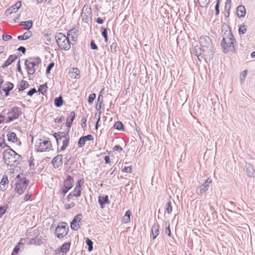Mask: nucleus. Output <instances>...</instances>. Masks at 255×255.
I'll return each mask as SVG.
<instances>
[{"label":"nucleus","instance_id":"1","mask_svg":"<svg viewBox=\"0 0 255 255\" xmlns=\"http://www.w3.org/2000/svg\"><path fill=\"white\" fill-rule=\"evenodd\" d=\"M222 29L225 32L222 35L223 39L221 42V46L223 48L224 53H228L229 51L236 53L238 48L237 42L230 27L228 25H225L222 26Z\"/></svg>","mask_w":255,"mask_h":255},{"label":"nucleus","instance_id":"2","mask_svg":"<svg viewBox=\"0 0 255 255\" xmlns=\"http://www.w3.org/2000/svg\"><path fill=\"white\" fill-rule=\"evenodd\" d=\"M199 41L200 47H194V49L197 50L196 53L200 54L199 52L202 51L203 52L205 61L206 62L211 61L213 58L215 53L211 38L208 36L203 35L200 37Z\"/></svg>","mask_w":255,"mask_h":255},{"label":"nucleus","instance_id":"3","mask_svg":"<svg viewBox=\"0 0 255 255\" xmlns=\"http://www.w3.org/2000/svg\"><path fill=\"white\" fill-rule=\"evenodd\" d=\"M55 38L59 48L62 50H69L71 48V44H74L70 41L69 37L62 33H57L55 36Z\"/></svg>","mask_w":255,"mask_h":255},{"label":"nucleus","instance_id":"4","mask_svg":"<svg viewBox=\"0 0 255 255\" xmlns=\"http://www.w3.org/2000/svg\"><path fill=\"white\" fill-rule=\"evenodd\" d=\"M53 135L56 140L57 145L59 144L60 141H62V145L61 147L60 150L61 151L64 150L68 146L69 143L70 137L68 132L60 131L54 133Z\"/></svg>","mask_w":255,"mask_h":255},{"label":"nucleus","instance_id":"5","mask_svg":"<svg viewBox=\"0 0 255 255\" xmlns=\"http://www.w3.org/2000/svg\"><path fill=\"white\" fill-rule=\"evenodd\" d=\"M52 147L51 141L49 138H40L36 140L35 143V150L37 152H42L50 150Z\"/></svg>","mask_w":255,"mask_h":255},{"label":"nucleus","instance_id":"6","mask_svg":"<svg viewBox=\"0 0 255 255\" xmlns=\"http://www.w3.org/2000/svg\"><path fill=\"white\" fill-rule=\"evenodd\" d=\"M7 115L8 117L5 123H8L17 119L22 115L21 109L14 106L7 113Z\"/></svg>","mask_w":255,"mask_h":255},{"label":"nucleus","instance_id":"7","mask_svg":"<svg viewBox=\"0 0 255 255\" xmlns=\"http://www.w3.org/2000/svg\"><path fill=\"white\" fill-rule=\"evenodd\" d=\"M29 182V180L26 178L19 179L15 184V191L19 195L22 194L26 189Z\"/></svg>","mask_w":255,"mask_h":255},{"label":"nucleus","instance_id":"8","mask_svg":"<svg viewBox=\"0 0 255 255\" xmlns=\"http://www.w3.org/2000/svg\"><path fill=\"white\" fill-rule=\"evenodd\" d=\"M69 231V227L65 222L59 224L55 229V234L58 238H62L66 236Z\"/></svg>","mask_w":255,"mask_h":255},{"label":"nucleus","instance_id":"9","mask_svg":"<svg viewBox=\"0 0 255 255\" xmlns=\"http://www.w3.org/2000/svg\"><path fill=\"white\" fill-rule=\"evenodd\" d=\"M91 8L88 5H85L82 9L81 16L82 17V21L88 23L89 21L92 20L91 17Z\"/></svg>","mask_w":255,"mask_h":255},{"label":"nucleus","instance_id":"10","mask_svg":"<svg viewBox=\"0 0 255 255\" xmlns=\"http://www.w3.org/2000/svg\"><path fill=\"white\" fill-rule=\"evenodd\" d=\"M3 158L6 164L11 166H14L16 164V161H14V158L10 150L9 151H5L3 153Z\"/></svg>","mask_w":255,"mask_h":255},{"label":"nucleus","instance_id":"11","mask_svg":"<svg viewBox=\"0 0 255 255\" xmlns=\"http://www.w3.org/2000/svg\"><path fill=\"white\" fill-rule=\"evenodd\" d=\"M82 219V215L79 214L76 215L71 223L70 227L73 231H77L80 228L79 222Z\"/></svg>","mask_w":255,"mask_h":255},{"label":"nucleus","instance_id":"12","mask_svg":"<svg viewBox=\"0 0 255 255\" xmlns=\"http://www.w3.org/2000/svg\"><path fill=\"white\" fill-rule=\"evenodd\" d=\"M25 69L27 72L28 74L33 75L35 72V67L38 65L34 63L33 62H31L29 60H26L25 61Z\"/></svg>","mask_w":255,"mask_h":255},{"label":"nucleus","instance_id":"13","mask_svg":"<svg viewBox=\"0 0 255 255\" xmlns=\"http://www.w3.org/2000/svg\"><path fill=\"white\" fill-rule=\"evenodd\" d=\"M21 5V4L20 1L17 2L15 4L6 9L5 12V15L8 16L12 13H15L18 8L20 7Z\"/></svg>","mask_w":255,"mask_h":255},{"label":"nucleus","instance_id":"14","mask_svg":"<svg viewBox=\"0 0 255 255\" xmlns=\"http://www.w3.org/2000/svg\"><path fill=\"white\" fill-rule=\"evenodd\" d=\"M78 30L76 28H73L67 32V37H69V38H71L72 42L74 44L76 42L78 38Z\"/></svg>","mask_w":255,"mask_h":255},{"label":"nucleus","instance_id":"15","mask_svg":"<svg viewBox=\"0 0 255 255\" xmlns=\"http://www.w3.org/2000/svg\"><path fill=\"white\" fill-rule=\"evenodd\" d=\"M52 163L54 168L59 167L62 164V156L60 154L57 155L53 159Z\"/></svg>","mask_w":255,"mask_h":255},{"label":"nucleus","instance_id":"16","mask_svg":"<svg viewBox=\"0 0 255 255\" xmlns=\"http://www.w3.org/2000/svg\"><path fill=\"white\" fill-rule=\"evenodd\" d=\"M212 183V180L209 178H207L205 182L200 186L199 190V194H202L205 193L209 189V184Z\"/></svg>","mask_w":255,"mask_h":255},{"label":"nucleus","instance_id":"17","mask_svg":"<svg viewBox=\"0 0 255 255\" xmlns=\"http://www.w3.org/2000/svg\"><path fill=\"white\" fill-rule=\"evenodd\" d=\"M98 203L101 206V208L103 209L106 204H109L110 201L108 195L105 196H99L98 198Z\"/></svg>","mask_w":255,"mask_h":255},{"label":"nucleus","instance_id":"18","mask_svg":"<svg viewBox=\"0 0 255 255\" xmlns=\"http://www.w3.org/2000/svg\"><path fill=\"white\" fill-rule=\"evenodd\" d=\"M246 171L247 174L249 177H255V169L254 166L251 164H248L246 166Z\"/></svg>","mask_w":255,"mask_h":255},{"label":"nucleus","instance_id":"19","mask_svg":"<svg viewBox=\"0 0 255 255\" xmlns=\"http://www.w3.org/2000/svg\"><path fill=\"white\" fill-rule=\"evenodd\" d=\"M246 13L245 6L243 5L238 6L237 8V14L239 17H244Z\"/></svg>","mask_w":255,"mask_h":255},{"label":"nucleus","instance_id":"20","mask_svg":"<svg viewBox=\"0 0 255 255\" xmlns=\"http://www.w3.org/2000/svg\"><path fill=\"white\" fill-rule=\"evenodd\" d=\"M13 84L9 82H6L2 86V90L5 92L6 96L9 95V91L13 89Z\"/></svg>","mask_w":255,"mask_h":255},{"label":"nucleus","instance_id":"21","mask_svg":"<svg viewBox=\"0 0 255 255\" xmlns=\"http://www.w3.org/2000/svg\"><path fill=\"white\" fill-rule=\"evenodd\" d=\"M74 179L70 175H68L64 180L63 185L71 189L73 186Z\"/></svg>","mask_w":255,"mask_h":255},{"label":"nucleus","instance_id":"22","mask_svg":"<svg viewBox=\"0 0 255 255\" xmlns=\"http://www.w3.org/2000/svg\"><path fill=\"white\" fill-rule=\"evenodd\" d=\"M17 58V56L15 55H10L8 59L4 62L2 67L5 68L13 63Z\"/></svg>","mask_w":255,"mask_h":255},{"label":"nucleus","instance_id":"23","mask_svg":"<svg viewBox=\"0 0 255 255\" xmlns=\"http://www.w3.org/2000/svg\"><path fill=\"white\" fill-rule=\"evenodd\" d=\"M159 225L156 222L155 223L151 228V233L153 236V239H155L158 235L159 232Z\"/></svg>","mask_w":255,"mask_h":255},{"label":"nucleus","instance_id":"24","mask_svg":"<svg viewBox=\"0 0 255 255\" xmlns=\"http://www.w3.org/2000/svg\"><path fill=\"white\" fill-rule=\"evenodd\" d=\"M8 183V180L7 176L3 177L0 182V190H4L6 189V186Z\"/></svg>","mask_w":255,"mask_h":255},{"label":"nucleus","instance_id":"25","mask_svg":"<svg viewBox=\"0 0 255 255\" xmlns=\"http://www.w3.org/2000/svg\"><path fill=\"white\" fill-rule=\"evenodd\" d=\"M29 86V85L26 81L22 80L19 85L18 92L22 91L27 88Z\"/></svg>","mask_w":255,"mask_h":255},{"label":"nucleus","instance_id":"26","mask_svg":"<svg viewBox=\"0 0 255 255\" xmlns=\"http://www.w3.org/2000/svg\"><path fill=\"white\" fill-rule=\"evenodd\" d=\"M32 32L30 31L25 32L23 35H19L17 36V39L19 40H24L28 39L32 36Z\"/></svg>","mask_w":255,"mask_h":255},{"label":"nucleus","instance_id":"27","mask_svg":"<svg viewBox=\"0 0 255 255\" xmlns=\"http://www.w3.org/2000/svg\"><path fill=\"white\" fill-rule=\"evenodd\" d=\"M54 102V105L56 107H61L63 105L64 102L62 97L61 96H59L58 97L55 98Z\"/></svg>","mask_w":255,"mask_h":255},{"label":"nucleus","instance_id":"28","mask_svg":"<svg viewBox=\"0 0 255 255\" xmlns=\"http://www.w3.org/2000/svg\"><path fill=\"white\" fill-rule=\"evenodd\" d=\"M70 245L71 243L69 242L63 244L60 247V252L62 253H66L70 250Z\"/></svg>","mask_w":255,"mask_h":255},{"label":"nucleus","instance_id":"29","mask_svg":"<svg viewBox=\"0 0 255 255\" xmlns=\"http://www.w3.org/2000/svg\"><path fill=\"white\" fill-rule=\"evenodd\" d=\"M20 25L25 26L24 29L28 30L32 27L33 23L31 20H28L26 21H21Z\"/></svg>","mask_w":255,"mask_h":255},{"label":"nucleus","instance_id":"30","mask_svg":"<svg viewBox=\"0 0 255 255\" xmlns=\"http://www.w3.org/2000/svg\"><path fill=\"white\" fill-rule=\"evenodd\" d=\"M11 152L12 153V155L14 158V161H16V164H18L20 163L21 159V155L17 153L14 150L12 149H9Z\"/></svg>","mask_w":255,"mask_h":255},{"label":"nucleus","instance_id":"31","mask_svg":"<svg viewBox=\"0 0 255 255\" xmlns=\"http://www.w3.org/2000/svg\"><path fill=\"white\" fill-rule=\"evenodd\" d=\"M47 89V84L45 83L39 86L38 89V92L41 93L43 95H45V94H46Z\"/></svg>","mask_w":255,"mask_h":255},{"label":"nucleus","instance_id":"32","mask_svg":"<svg viewBox=\"0 0 255 255\" xmlns=\"http://www.w3.org/2000/svg\"><path fill=\"white\" fill-rule=\"evenodd\" d=\"M81 191L82 189H79L75 187L73 191L71 193L75 197H79L81 195Z\"/></svg>","mask_w":255,"mask_h":255},{"label":"nucleus","instance_id":"33","mask_svg":"<svg viewBox=\"0 0 255 255\" xmlns=\"http://www.w3.org/2000/svg\"><path fill=\"white\" fill-rule=\"evenodd\" d=\"M7 139L8 141H12L14 142L15 140L17 139V136L14 132H10L9 134H7Z\"/></svg>","mask_w":255,"mask_h":255},{"label":"nucleus","instance_id":"34","mask_svg":"<svg viewBox=\"0 0 255 255\" xmlns=\"http://www.w3.org/2000/svg\"><path fill=\"white\" fill-rule=\"evenodd\" d=\"M115 128L119 130H124V126L122 122L118 121L116 122L114 125Z\"/></svg>","mask_w":255,"mask_h":255},{"label":"nucleus","instance_id":"35","mask_svg":"<svg viewBox=\"0 0 255 255\" xmlns=\"http://www.w3.org/2000/svg\"><path fill=\"white\" fill-rule=\"evenodd\" d=\"M103 102V97L99 95L97 99V103L96 107V110L100 111L101 109V105Z\"/></svg>","mask_w":255,"mask_h":255},{"label":"nucleus","instance_id":"36","mask_svg":"<svg viewBox=\"0 0 255 255\" xmlns=\"http://www.w3.org/2000/svg\"><path fill=\"white\" fill-rule=\"evenodd\" d=\"M248 73V70L243 71L240 75V79L241 83H243L245 80Z\"/></svg>","mask_w":255,"mask_h":255},{"label":"nucleus","instance_id":"37","mask_svg":"<svg viewBox=\"0 0 255 255\" xmlns=\"http://www.w3.org/2000/svg\"><path fill=\"white\" fill-rule=\"evenodd\" d=\"M86 244L88 246V251L89 252H91L93 250V242L90 239H89V238H86Z\"/></svg>","mask_w":255,"mask_h":255},{"label":"nucleus","instance_id":"38","mask_svg":"<svg viewBox=\"0 0 255 255\" xmlns=\"http://www.w3.org/2000/svg\"><path fill=\"white\" fill-rule=\"evenodd\" d=\"M196 51H197V50H196L194 48V53L195 54V55H196L197 58H198V59L199 61L201 62L202 59H204V54H203V52H202V51L201 52H200V54L196 53Z\"/></svg>","mask_w":255,"mask_h":255},{"label":"nucleus","instance_id":"39","mask_svg":"<svg viewBox=\"0 0 255 255\" xmlns=\"http://www.w3.org/2000/svg\"><path fill=\"white\" fill-rule=\"evenodd\" d=\"M27 60L30 61L31 62H33L37 65H38L41 62L40 58L38 57H29Z\"/></svg>","mask_w":255,"mask_h":255},{"label":"nucleus","instance_id":"40","mask_svg":"<svg viewBox=\"0 0 255 255\" xmlns=\"http://www.w3.org/2000/svg\"><path fill=\"white\" fill-rule=\"evenodd\" d=\"M231 7V0H226L225 9L228 12V15L230 14V10Z\"/></svg>","mask_w":255,"mask_h":255},{"label":"nucleus","instance_id":"41","mask_svg":"<svg viewBox=\"0 0 255 255\" xmlns=\"http://www.w3.org/2000/svg\"><path fill=\"white\" fill-rule=\"evenodd\" d=\"M247 32V27L244 24L241 25L239 28V33L240 34H245Z\"/></svg>","mask_w":255,"mask_h":255},{"label":"nucleus","instance_id":"42","mask_svg":"<svg viewBox=\"0 0 255 255\" xmlns=\"http://www.w3.org/2000/svg\"><path fill=\"white\" fill-rule=\"evenodd\" d=\"M96 95L95 93L91 94L89 95L88 99V103L89 105H91L93 103L94 100L95 99Z\"/></svg>","mask_w":255,"mask_h":255},{"label":"nucleus","instance_id":"43","mask_svg":"<svg viewBox=\"0 0 255 255\" xmlns=\"http://www.w3.org/2000/svg\"><path fill=\"white\" fill-rule=\"evenodd\" d=\"M221 1V0H217L216 1V4L215 6V9L216 11L215 15L216 16H218L220 13L219 7Z\"/></svg>","mask_w":255,"mask_h":255},{"label":"nucleus","instance_id":"44","mask_svg":"<svg viewBox=\"0 0 255 255\" xmlns=\"http://www.w3.org/2000/svg\"><path fill=\"white\" fill-rule=\"evenodd\" d=\"M8 208V205H6L4 206H0V218L6 212Z\"/></svg>","mask_w":255,"mask_h":255},{"label":"nucleus","instance_id":"45","mask_svg":"<svg viewBox=\"0 0 255 255\" xmlns=\"http://www.w3.org/2000/svg\"><path fill=\"white\" fill-rule=\"evenodd\" d=\"M198 1L201 2L202 4L200 5L201 7H207L208 5L210 3V0H198Z\"/></svg>","mask_w":255,"mask_h":255},{"label":"nucleus","instance_id":"46","mask_svg":"<svg viewBox=\"0 0 255 255\" xmlns=\"http://www.w3.org/2000/svg\"><path fill=\"white\" fill-rule=\"evenodd\" d=\"M166 211L168 214H170L172 211V207L170 201H169L166 204Z\"/></svg>","mask_w":255,"mask_h":255},{"label":"nucleus","instance_id":"47","mask_svg":"<svg viewBox=\"0 0 255 255\" xmlns=\"http://www.w3.org/2000/svg\"><path fill=\"white\" fill-rule=\"evenodd\" d=\"M70 189H71L70 188H68L63 185L60 191L61 193L63 195V197H64L66 195V194Z\"/></svg>","mask_w":255,"mask_h":255},{"label":"nucleus","instance_id":"48","mask_svg":"<svg viewBox=\"0 0 255 255\" xmlns=\"http://www.w3.org/2000/svg\"><path fill=\"white\" fill-rule=\"evenodd\" d=\"M85 140H84V138H83V137L82 136L79 139V141L78 142V146L79 147H82L84 146L85 144Z\"/></svg>","mask_w":255,"mask_h":255},{"label":"nucleus","instance_id":"49","mask_svg":"<svg viewBox=\"0 0 255 255\" xmlns=\"http://www.w3.org/2000/svg\"><path fill=\"white\" fill-rule=\"evenodd\" d=\"M132 168L131 166H125L122 169V171L126 173H132Z\"/></svg>","mask_w":255,"mask_h":255},{"label":"nucleus","instance_id":"50","mask_svg":"<svg viewBox=\"0 0 255 255\" xmlns=\"http://www.w3.org/2000/svg\"><path fill=\"white\" fill-rule=\"evenodd\" d=\"M117 43L115 41L111 45V50L112 53H116L117 51Z\"/></svg>","mask_w":255,"mask_h":255},{"label":"nucleus","instance_id":"51","mask_svg":"<svg viewBox=\"0 0 255 255\" xmlns=\"http://www.w3.org/2000/svg\"><path fill=\"white\" fill-rule=\"evenodd\" d=\"M54 63H53V62L50 63L47 67V68L46 70V74L50 73L51 69L54 67Z\"/></svg>","mask_w":255,"mask_h":255},{"label":"nucleus","instance_id":"52","mask_svg":"<svg viewBox=\"0 0 255 255\" xmlns=\"http://www.w3.org/2000/svg\"><path fill=\"white\" fill-rule=\"evenodd\" d=\"M80 70L78 68H75L73 69V73L75 74V78H78L80 77Z\"/></svg>","mask_w":255,"mask_h":255},{"label":"nucleus","instance_id":"53","mask_svg":"<svg viewBox=\"0 0 255 255\" xmlns=\"http://www.w3.org/2000/svg\"><path fill=\"white\" fill-rule=\"evenodd\" d=\"M75 113L74 111H72L70 112L69 116L68 119H69V121H71L73 122L75 118Z\"/></svg>","mask_w":255,"mask_h":255},{"label":"nucleus","instance_id":"54","mask_svg":"<svg viewBox=\"0 0 255 255\" xmlns=\"http://www.w3.org/2000/svg\"><path fill=\"white\" fill-rule=\"evenodd\" d=\"M21 243H19L17 246H16L13 249V250L12 251V254L17 255V254L18 253L19 251V246L20 245Z\"/></svg>","mask_w":255,"mask_h":255},{"label":"nucleus","instance_id":"55","mask_svg":"<svg viewBox=\"0 0 255 255\" xmlns=\"http://www.w3.org/2000/svg\"><path fill=\"white\" fill-rule=\"evenodd\" d=\"M37 91L35 88H33L30 89L27 93L28 96L31 97L34 94L36 93Z\"/></svg>","mask_w":255,"mask_h":255},{"label":"nucleus","instance_id":"56","mask_svg":"<svg viewBox=\"0 0 255 255\" xmlns=\"http://www.w3.org/2000/svg\"><path fill=\"white\" fill-rule=\"evenodd\" d=\"M83 138H84V140L86 141H91L93 140V137L91 134H88L86 136H82Z\"/></svg>","mask_w":255,"mask_h":255},{"label":"nucleus","instance_id":"57","mask_svg":"<svg viewBox=\"0 0 255 255\" xmlns=\"http://www.w3.org/2000/svg\"><path fill=\"white\" fill-rule=\"evenodd\" d=\"M83 183H84V180H82V179L79 180L77 181V183L75 187L78 188H79V189H82V184H83Z\"/></svg>","mask_w":255,"mask_h":255},{"label":"nucleus","instance_id":"58","mask_svg":"<svg viewBox=\"0 0 255 255\" xmlns=\"http://www.w3.org/2000/svg\"><path fill=\"white\" fill-rule=\"evenodd\" d=\"M0 147H1V148H4L5 146H7V145L4 142L3 137H0Z\"/></svg>","mask_w":255,"mask_h":255},{"label":"nucleus","instance_id":"59","mask_svg":"<svg viewBox=\"0 0 255 255\" xmlns=\"http://www.w3.org/2000/svg\"><path fill=\"white\" fill-rule=\"evenodd\" d=\"M101 34L103 37L108 36V32L106 28L102 27L101 28Z\"/></svg>","mask_w":255,"mask_h":255},{"label":"nucleus","instance_id":"60","mask_svg":"<svg viewBox=\"0 0 255 255\" xmlns=\"http://www.w3.org/2000/svg\"><path fill=\"white\" fill-rule=\"evenodd\" d=\"M12 38V36L8 34H3L2 39L4 41H7Z\"/></svg>","mask_w":255,"mask_h":255},{"label":"nucleus","instance_id":"61","mask_svg":"<svg viewBox=\"0 0 255 255\" xmlns=\"http://www.w3.org/2000/svg\"><path fill=\"white\" fill-rule=\"evenodd\" d=\"M91 48L93 50H96L98 49V46L95 43L94 40H92L90 43Z\"/></svg>","mask_w":255,"mask_h":255},{"label":"nucleus","instance_id":"62","mask_svg":"<svg viewBox=\"0 0 255 255\" xmlns=\"http://www.w3.org/2000/svg\"><path fill=\"white\" fill-rule=\"evenodd\" d=\"M75 204L74 202H72L69 204L65 205V209L66 210H69L71 208L73 207L74 206H75Z\"/></svg>","mask_w":255,"mask_h":255},{"label":"nucleus","instance_id":"63","mask_svg":"<svg viewBox=\"0 0 255 255\" xmlns=\"http://www.w3.org/2000/svg\"><path fill=\"white\" fill-rule=\"evenodd\" d=\"M87 119L85 118H83L81 120V127L82 128H85L86 127Z\"/></svg>","mask_w":255,"mask_h":255},{"label":"nucleus","instance_id":"64","mask_svg":"<svg viewBox=\"0 0 255 255\" xmlns=\"http://www.w3.org/2000/svg\"><path fill=\"white\" fill-rule=\"evenodd\" d=\"M165 233L169 236H171V231L170 229V225L169 223H168V226L167 227L166 230H165Z\"/></svg>","mask_w":255,"mask_h":255}]
</instances>
